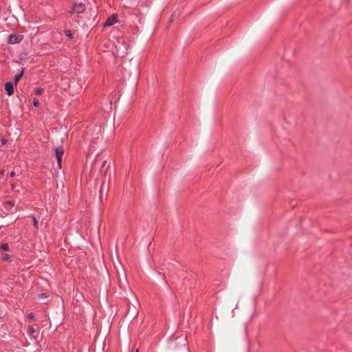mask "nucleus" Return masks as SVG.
<instances>
[{"mask_svg": "<svg viewBox=\"0 0 352 352\" xmlns=\"http://www.w3.org/2000/svg\"><path fill=\"white\" fill-rule=\"evenodd\" d=\"M91 140H96L100 138L102 134V127L99 125H96L92 129Z\"/></svg>", "mask_w": 352, "mask_h": 352, "instance_id": "5", "label": "nucleus"}, {"mask_svg": "<svg viewBox=\"0 0 352 352\" xmlns=\"http://www.w3.org/2000/svg\"><path fill=\"white\" fill-rule=\"evenodd\" d=\"M23 72H21L20 74H18L15 76L14 77V84L16 85V82L21 78V77L23 76Z\"/></svg>", "mask_w": 352, "mask_h": 352, "instance_id": "9", "label": "nucleus"}, {"mask_svg": "<svg viewBox=\"0 0 352 352\" xmlns=\"http://www.w3.org/2000/svg\"><path fill=\"white\" fill-rule=\"evenodd\" d=\"M113 53L117 57H124L127 54V45L124 40L120 38L113 43Z\"/></svg>", "mask_w": 352, "mask_h": 352, "instance_id": "1", "label": "nucleus"}, {"mask_svg": "<svg viewBox=\"0 0 352 352\" xmlns=\"http://www.w3.org/2000/svg\"><path fill=\"white\" fill-rule=\"evenodd\" d=\"M0 248L1 249H2L3 250H5V251H8L9 250V245L8 243H3L0 245Z\"/></svg>", "mask_w": 352, "mask_h": 352, "instance_id": "11", "label": "nucleus"}, {"mask_svg": "<svg viewBox=\"0 0 352 352\" xmlns=\"http://www.w3.org/2000/svg\"><path fill=\"white\" fill-rule=\"evenodd\" d=\"M15 175H16V173H15V172L14 170L10 173V177H14Z\"/></svg>", "mask_w": 352, "mask_h": 352, "instance_id": "22", "label": "nucleus"}, {"mask_svg": "<svg viewBox=\"0 0 352 352\" xmlns=\"http://www.w3.org/2000/svg\"><path fill=\"white\" fill-rule=\"evenodd\" d=\"M16 85L14 82H7L5 85V89L8 96H11L14 93V86Z\"/></svg>", "mask_w": 352, "mask_h": 352, "instance_id": "6", "label": "nucleus"}, {"mask_svg": "<svg viewBox=\"0 0 352 352\" xmlns=\"http://www.w3.org/2000/svg\"><path fill=\"white\" fill-rule=\"evenodd\" d=\"M35 332H36V329L34 327H32V326L29 327L28 330V333L29 336L32 335Z\"/></svg>", "mask_w": 352, "mask_h": 352, "instance_id": "10", "label": "nucleus"}, {"mask_svg": "<svg viewBox=\"0 0 352 352\" xmlns=\"http://www.w3.org/2000/svg\"><path fill=\"white\" fill-rule=\"evenodd\" d=\"M38 296H39L40 298H45L47 297V295L46 293H41V294H39Z\"/></svg>", "mask_w": 352, "mask_h": 352, "instance_id": "18", "label": "nucleus"}, {"mask_svg": "<svg viewBox=\"0 0 352 352\" xmlns=\"http://www.w3.org/2000/svg\"><path fill=\"white\" fill-rule=\"evenodd\" d=\"M11 187H12V189L14 190L16 186L14 184H11Z\"/></svg>", "mask_w": 352, "mask_h": 352, "instance_id": "23", "label": "nucleus"}, {"mask_svg": "<svg viewBox=\"0 0 352 352\" xmlns=\"http://www.w3.org/2000/svg\"><path fill=\"white\" fill-rule=\"evenodd\" d=\"M116 22H117V20H116V17L113 16L107 19V21H105V23L104 24V26H105V27L111 26L113 24H115Z\"/></svg>", "mask_w": 352, "mask_h": 352, "instance_id": "7", "label": "nucleus"}, {"mask_svg": "<svg viewBox=\"0 0 352 352\" xmlns=\"http://www.w3.org/2000/svg\"><path fill=\"white\" fill-rule=\"evenodd\" d=\"M43 89H41V88H38V89H36V91H35V93H36V94H37V95H41V94H43Z\"/></svg>", "mask_w": 352, "mask_h": 352, "instance_id": "15", "label": "nucleus"}, {"mask_svg": "<svg viewBox=\"0 0 352 352\" xmlns=\"http://www.w3.org/2000/svg\"><path fill=\"white\" fill-rule=\"evenodd\" d=\"M54 151H55V156H56V158L58 166L59 168H61V167H62V165H61L62 157H63V153H64L63 148L62 146L56 147L55 148Z\"/></svg>", "mask_w": 352, "mask_h": 352, "instance_id": "3", "label": "nucleus"}, {"mask_svg": "<svg viewBox=\"0 0 352 352\" xmlns=\"http://www.w3.org/2000/svg\"><path fill=\"white\" fill-rule=\"evenodd\" d=\"M2 258L3 261H11V256L6 253L3 254Z\"/></svg>", "mask_w": 352, "mask_h": 352, "instance_id": "8", "label": "nucleus"}, {"mask_svg": "<svg viewBox=\"0 0 352 352\" xmlns=\"http://www.w3.org/2000/svg\"><path fill=\"white\" fill-rule=\"evenodd\" d=\"M86 10V6L82 3H75L72 6V10L71 11V14L76 13L81 14L85 12Z\"/></svg>", "mask_w": 352, "mask_h": 352, "instance_id": "2", "label": "nucleus"}, {"mask_svg": "<svg viewBox=\"0 0 352 352\" xmlns=\"http://www.w3.org/2000/svg\"><path fill=\"white\" fill-rule=\"evenodd\" d=\"M6 207H7V206H10L11 207H12L14 206V203L11 201H8L6 202Z\"/></svg>", "mask_w": 352, "mask_h": 352, "instance_id": "17", "label": "nucleus"}, {"mask_svg": "<svg viewBox=\"0 0 352 352\" xmlns=\"http://www.w3.org/2000/svg\"><path fill=\"white\" fill-rule=\"evenodd\" d=\"M28 318L32 320H35V316H34V314L33 313H30L28 314Z\"/></svg>", "mask_w": 352, "mask_h": 352, "instance_id": "16", "label": "nucleus"}, {"mask_svg": "<svg viewBox=\"0 0 352 352\" xmlns=\"http://www.w3.org/2000/svg\"><path fill=\"white\" fill-rule=\"evenodd\" d=\"M74 83H75V82L74 80L71 81V82L69 84V88H70L71 90L74 89V87H75Z\"/></svg>", "mask_w": 352, "mask_h": 352, "instance_id": "19", "label": "nucleus"}, {"mask_svg": "<svg viewBox=\"0 0 352 352\" xmlns=\"http://www.w3.org/2000/svg\"><path fill=\"white\" fill-rule=\"evenodd\" d=\"M32 222H33L34 226L36 228H38V221H37V219L34 217H32Z\"/></svg>", "mask_w": 352, "mask_h": 352, "instance_id": "12", "label": "nucleus"}, {"mask_svg": "<svg viewBox=\"0 0 352 352\" xmlns=\"http://www.w3.org/2000/svg\"><path fill=\"white\" fill-rule=\"evenodd\" d=\"M4 173V170H0V175Z\"/></svg>", "mask_w": 352, "mask_h": 352, "instance_id": "24", "label": "nucleus"}, {"mask_svg": "<svg viewBox=\"0 0 352 352\" xmlns=\"http://www.w3.org/2000/svg\"><path fill=\"white\" fill-rule=\"evenodd\" d=\"M82 89V86L80 84H79L78 85V88L76 89V91H78L79 90H81Z\"/></svg>", "mask_w": 352, "mask_h": 352, "instance_id": "21", "label": "nucleus"}, {"mask_svg": "<svg viewBox=\"0 0 352 352\" xmlns=\"http://www.w3.org/2000/svg\"><path fill=\"white\" fill-rule=\"evenodd\" d=\"M23 38L21 34H11L8 36V43L11 44L19 43Z\"/></svg>", "mask_w": 352, "mask_h": 352, "instance_id": "4", "label": "nucleus"}, {"mask_svg": "<svg viewBox=\"0 0 352 352\" xmlns=\"http://www.w3.org/2000/svg\"><path fill=\"white\" fill-rule=\"evenodd\" d=\"M7 140L6 138H2L1 140V143L2 145H4L7 143Z\"/></svg>", "mask_w": 352, "mask_h": 352, "instance_id": "20", "label": "nucleus"}, {"mask_svg": "<svg viewBox=\"0 0 352 352\" xmlns=\"http://www.w3.org/2000/svg\"><path fill=\"white\" fill-rule=\"evenodd\" d=\"M65 35L69 38H72V32L71 30H66Z\"/></svg>", "mask_w": 352, "mask_h": 352, "instance_id": "13", "label": "nucleus"}, {"mask_svg": "<svg viewBox=\"0 0 352 352\" xmlns=\"http://www.w3.org/2000/svg\"><path fill=\"white\" fill-rule=\"evenodd\" d=\"M39 104H40V103H39V101H38V99L34 98V99L33 100V105H34V107H38V106H39Z\"/></svg>", "mask_w": 352, "mask_h": 352, "instance_id": "14", "label": "nucleus"}]
</instances>
